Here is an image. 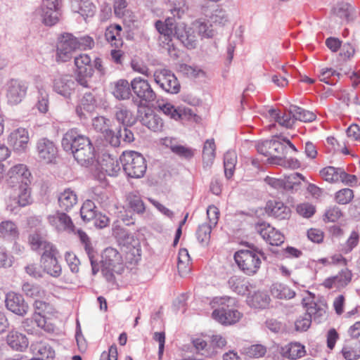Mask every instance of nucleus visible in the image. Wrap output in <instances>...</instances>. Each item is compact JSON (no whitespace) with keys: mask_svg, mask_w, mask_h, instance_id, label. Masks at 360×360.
Segmentation results:
<instances>
[{"mask_svg":"<svg viewBox=\"0 0 360 360\" xmlns=\"http://www.w3.org/2000/svg\"><path fill=\"white\" fill-rule=\"evenodd\" d=\"M61 145L65 150H71L76 161L82 166L89 167L97 162L98 153L91 140L76 128L64 134Z\"/></svg>","mask_w":360,"mask_h":360,"instance_id":"f257e3e1","label":"nucleus"},{"mask_svg":"<svg viewBox=\"0 0 360 360\" xmlns=\"http://www.w3.org/2000/svg\"><path fill=\"white\" fill-rule=\"evenodd\" d=\"M32 319L38 328L46 333H53L56 324L53 322L57 318L58 311L50 302L36 299L33 303Z\"/></svg>","mask_w":360,"mask_h":360,"instance_id":"f03ea898","label":"nucleus"},{"mask_svg":"<svg viewBox=\"0 0 360 360\" xmlns=\"http://www.w3.org/2000/svg\"><path fill=\"white\" fill-rule=\"evenodd\" d=\"M102 274L109 281L114 280L115 274H122L125 269L121 254L115 248H107L102 254Z\"/></svg>","mask_w":360,"mask_h":360,"instance_id":"7ed1b4c3","label":"nucleus"},{"mask_svg":"<svg viewBox=\"0 0 360 360\" xmlns=\"http://www.w3.org/2000/svg\"><path fill=\"white\" fill-rule=\"evenodd\" d=\"M121 162L124 172L130 177L141 178L146 171V160L137 152H124L121 157Z\"/></svg>","mask_w":360,"mask_h":360,"instance_id":"20e7f679","label":"nucleus"},{"mask_svg":"<svg viewBox=\"0 0 360 360\" xmlns=\"http://www.w3.org/2000/svg\"><path fill=\"white\" fill-rule=\"evenodd\" d=\"M261 253L255 250H240L234 255L238 267L245 274L252 276L259 269L262 264Z\"/></svg>","mask_w":360,"mask_h":360,"instance_id":"39448f33","label":"nucleus"},{"mask_svg":"<svg viewBox=\"0 0 360 360\" xmlns=\"http://www.w3.org/2000/svg\"><path fill=\"white\" fill-rule=\"evenodd\" d=\"M79 48L78 39L72 34H61L56 44V60L57 63H65L72 57L73 53Z\"/></svg>","mask_w":360,"mask_h":360,"instance_id":"423d86ee","label":"nucleus"},{"mask_svg":"<svg viewBox=\"0 0 360 360\" xmlns=\"http://www.w3.org/2000/svg\"><path fill=\"white\" fill-rule=\"evenodd\" d=\"M155 82L165 91L177 94L180 91V84L177 78L170 70L162 69L154 72Z\"/></svg>","mask_w":360,"mask_h":360,"instance_id":"0eeeda50","label":"nucleus"},{"mask_svg":"<svg viewBox=\"0 0 360 360\" xmlns=\"http://www.w3.org/2000/svg\"><path fill=\"white\" fill-rule=\"evenodd\" d=\"M28 90V84L19 79H11L7 83L6 98L11 105H17L25 98Z\"/></svg>","mask_w":360,"mask_h":360,"instance_id":"6e6552de","label":"nucleus"},{"mask_svg":"<svg viewBox=\"0 0 360 360\" xmlns=\"http://www.w3.org/2000/svg\"><path fill=\"white\" fill-rule=\"evenodd\" d=\"M58 157V148L54 143L47 139H41L37 143V158L43 163L49 164L56 162Z\"/></svg>","mask_w":360,"mask_h":360,"instance_id":"1a4fd4ad","label":"nucleus"},{"mask_svg":"<svg viewBox=\"0 0 360 360\" xmlns=\"http://www.w3.org/2000/svg\"><path fill=\"white\" fill-rule=\"evenodd\" d=\"M6 307L12 313L25 316L29 311V304L21 294L11 291L6 295Z\"/></svg>","mask_w":360,"mask_h":360,"instance_id":"9d476101","label":"nucleus"},{"mask_svg":"<svg viewBox=\"0 0 360 360\" xmlns=\"http://www.w3.org/2000/svg\"><path fill=\"white\" fill-rule=\"evenodd\" d=\"M92 125L95 130L101 132L105 139L112 146H119L120 143V136L110 126V121L104 117H96L93 120Z\"/></svg>","mask_w":360,"mask_h":360,"instance_id":"9b49d317","label":"nucleus"},{"mask_svg":"<svg viewBox=\"0 0 360 360\" xmlns=\"http://www.w3.org/2000/svg\"><path fill=\"white\" fill-rule=\"evenodd\" d=\"M353 273L347 267L342 269L336 275L326 278L322 285L327 289L335 288L340 290L346 288L352 281Z\"/></svg>","mask_w":360,"mask_h":360,"instance_id":"f8f14e48","label":"nucleus"},{"mask_svg":"<svg viewBox=\"0 0 360 360\" xmlns=\"http://www.w3.org/2000/svg\"><path fill=\"white\" fill-rule=\"evenodd\" d=\"M131 88L134 94L141 101L153 102L156 98V94L149 82L141 77H135L131 80Z\"/></svg>","mask_w":360,"mask_h":360,"instance_id":"ddd939ff","label":"nucleus"},{"mask_svg":"<svg viewBox=\"0 0 360 360\" xmlns=\"http://www.w3.org/2000/svg\"><path fill=\"white\" fill-rule=\"evenodd\" d=\"M31 173L27 169V166L23 164H18L10 169L8 172L7 183L14 188L20 184L25 183L30 184Z\"/></svg>","mask_w":360,"mask_h":360,"instance_id":"4468645a","label":"nucleus"},{"mask_svg":"<svg viewBox=\"0 0 360 360\" xmlns=\"http://www.w3.org/2000/svg\"><path fill=\"white\" fill-rule=\"evenodd\" d=\"M29 141V132L22 127L13 130L7 137L8 144L17 152H25L28 147Z\"/></svg>","mask_w":360,"mask_h":360,"instance_id":"2eb2a0df","label":"nucleus"},{"mask_svg":"<svg viewBox=\"0 0 360 360\" xmlns=\"http://www.w3.org/2000/svg\"><path fill=\"white\" fill-rule=\"evenodd\" d=\"M58 254L56 248L53 251L43 252L41 257V266L45 272L53 277H59L62 274V267L57 259Z\"/></svg>","mask_w":360,"mask_h":360,"instance_id":"dca6fc26","label":"nucleus"},{"mask_svg":"<svg viewBox=\"0 0 360 360\" xmlns=\"http://www.w3.org/2000/svg\"><path fill=\"white\" fill-rule=\"evenodd\" d=\"M61 0H43L41 6L43 21L46 25H53L59 20Z\"/></svg>","mask_w":360,"mask_h":360,"instance_id":"f3484780","label":"nucleus"},{"mask_svg":"<svg viewBox=\"0 0 360 360\" xmlns=\"http://www.w3.org/2000/svg\"><path fill=\"white\" fill-rule=\"evenodd\" d=\"M49 223L58 231H67L72 233L75 231V225L71 218L64 212H56L54 214L48 216Z\"/></svg>","mask_w":360,"mask_h":360,"instance_id":"a211bd4d","label":"nucleus"},{"mask_svg":"<svg viewBox=\"0 0 360 360\" xmlns=\"http://www.w3.org/2000/svg\"><path fill=\"white\" fill-rule=\"evenodd\" d=\"M6 342L13 350L17 352H24L29 346V340L26 335L16 329H12L8 333Z\"/></svg>","mask_w":360,"mask_h":360,"instance_id":"6ab92c4d","label":"nucleus"},{"mask_svg":"<svg viewBox=\"0 0 360 360\" xmlns=\"http://www.w3.org/2000/svg\"><path fill=\"white\" fill-rule=\"evenodd\" d=\"M258 232L263 239L271 245L278 246L284 242V235L269 224H259Z\"/></svg>","mask_w":360,"mask_h":360,"instance_id":"aec40b11","label":"nucleus"},{"mask_svg":"<svg viewBox=\"0 0 360 360\" xmlns=\"http://www.w3.org/2000/svg\"><path fill=\"white\" fill-rule=\"evenodd\" d=\"M212 317L221 324L231 325L240 320L241 314L236 309H228L223 307L221 309L214 310Z\"/></svg>","mask_w":360,"mask_h":360,"instance_id":"412c9836","label":"nucleus"},{"mask_svg":"<svg viewBox=\"0 0 360 360\" xmlns=\"http://www.w3.org/2000/svg\"><path fill=\"white\" fill-rule=\"evenodd\" d=\"M174 36H176L188 49H193L196 46L197 39L195 35L193 34V29L186 27L184 24L175 26Z\"/></svg>","mask_w":360,"mask_h":360,"instance_id":"4be33fe9","label":"nucleus"},{"mask_svg":"<svg viewBox=\"0 0 360 360\" xmlns=\"http://www.w3.org/2000/svg\"><path fill=\"white\" fill-rule=\"evenodd\" d=\"M74 89L75 82L71 75H65L59 76L54 79V91L64 97H69Z\"/></svg>","mask_w":360,"mask_h":360,"instance_id":"5701e85b","label":"nucleus"},{"mask_svg":"<svg viewBox=\"0 0 360 360\" xmlns=\"http://www.w3.org/2000/svg\"><path fill=\"white\" fill-rule=\"evenodd\" d=\"M77 234L81 243L83 244L84 247V250L86 254L88 255L91 265L92 274L95 275L99 271V264L96 259V252L95 251L94 248L91 245L89 237L84 231L82 230H78Z\"/></svg>","mask_w":360,"mask_h":360,"instance_id":"b1692460","label":"nucleus"},{"mask_svg":"<svg viewBox=\"0 0 360 360\" xmlns=\"http://www.w3.org/2000/svg\"><path fill=\"white\" fill-rule=\"evenodd\" d=\"M266 213L279 220L288 219L290 216V209L282 202L269 200L266 205Z\"/></svg>","mask_w":360,"mask_h":360,"instance_id":"393cba45","label":"nucleus"},{"mask_svg":"<svg viewBox=\"0 0 360 360\" xmlns=\"http://www.w3.org/2000/svg\"><path fill=\"white\" fill-rule=\"evenodd\" d=\"M96 100L91 94H85L76 108V112L80 118H85L87 115L96 109Z\"/></svg>","mask_w":360,"mask_h":360,"instance_id":"a878e982","label":"nucleus"},{"mask_svg":"<svg viewBox=\"0 0 360 360\" xmlns=\"http://www.w3.org/2000/svg\"><path fill=\"white\" fill-rule=\"evenodd\" d=\"M174 20L167 18L165 21L157 20L155 23V27L158 33L165 38L168 42L171 41L174 37V31L175 28Z\"/></svg>","mask_w":360,"mask_h":360,"instance_id":"bb28decb","label":"nucleus"},{"mask_svg":"<svg viewBox=\"0 0 360 360\" xmlns=\"http://www.w3.org/2000/svg\"><path fill=\"white\" fill-rule=\"evenodd\" d=\"M72 9L84 18L92 17L96 12V6L92 0H71Z\"/></svg>","mask_w":360,"mask_h":360,"instance_id":"cd10ccee","label":"nucleus"},{"mask_svg":"<svg viewBox=\"0 0 360 360\" xmlns=\"http://www.w3.org/2000/svg\"><path fill=\"white\" fill-rule=\"evenodd\" d=\"M122 27L120 25H110L105 32L106 40L116 49H121L123 46V40L121 37Z\"/></svg>","mask_w":360,"mask_h":360,"instance_id":"c85d7f7f","label":"nucleus"},{"mask_svg":"<svg viewBox=\"0 0 360 360\" xmlns=\"http://www.w3.org/2000/svg\"><path fill=\"white\" fill-rule=\"evenodd\" d=\"M28 242L32 250L34 251L42 250H44L43 252H48L49 251H53V249L56 248L51 243L37 233L30 235Z\"/></svg>","mask_w":360,"mask_h":360,"instance_id":"c756f323","label":"nucleus"},{"mask_svg":"<svg viewBox=\"0 0 360 360\" xmlns=\"http://www.w3.org/2000/svg\"><path fill=\"white\" fill-rule=\"evenodd\" d=\"M77 202V195L76 193L70 189H65L58 195V205L59 207L68 211L72 209Z\"/></svg>","mask_w":360,"mask_h":360,"instance_id":"7c9ffc66","label":"nucleus"},{"mask_svg":"<svg viewBox=\"0 0 360 360\" xmlns=\"http://www.w3.org/2000/svg\"><path fill=\"white\" fill-rule=\"evenodd\" d=\"M271 299L266 292L263 291L254 292L248 296V304L255 308L264 309L270 304Z\"/></svg>","mask_w":360,"mask_h":360,"instance_id":"2f4dec72","label":"nucleus"},{"mask_svg":"<svg viewBox=\"0 0 360 360\" xmlns=\"http://www.w3.org/2000/svg\"><path fill=\"white\" fill-rule=\"evenodd\" d=\"M269 114L271 119L274 120L283 127L290 128L294 124V119L292 113L290 112V108L288 112H283L279 110L270 109L269 110Z\"/></svg>","mask_w":360,"mask_h":360,"instance_id":"473e14b6","label":"nucleus"},{"mask_svg":"<svg viewBox=\"0 0 360 360\" xmlns=\"http://www.w3.org/2000/svg\"><path fill=\"white\" fill-rule=\"evenodd\" d=\"M30 184L25 183V184H20L18 186L13 188L18 194L17 204L20 207H25L32 203V200L31 197Z\"/></svg>","mask_w":360,"mask_h":360,"instance_id":"72a5a7b5","label":"nucleus"},{"mask_svg":"<svg viewBox=\"0 0 360 360\" xmlns=\"http://www.w3.org/2000/svg\"><path fill=\"white\" fill-rule=\"evenodd\" d=\"M163 144L169 148L174 153L179 156L184 157L185 158H191L194 155L191 148H187L180 144H177L172 139H165L163 140Z\"/></svg>","mask_w":360,"mask_h":360,"instance_id":"f704fd0d","label":"nucleus"},{"mask_svg":"<svg viewBox=\"0 0 360 360\" xmlns=\"http://www.w3.org/2000/svg\"><path fill=\"white\" fill-rule=\"evenodd\" d=\"M19 236L17 225L11 220H5L0 223V237L16 240Z\"/></svg>","mask_w":360,"mask_h":360,"instance_id":"c9c22d12","label":"nucleus"},{"mask_svg":"<svg viewBox=\"0 0 360 360\" xmlns=\"http://www.w3.org/2000/svg\"><path fill=\"white\" fill-rule=\"evenodd\" d=\"M143 125L153 131H160L162 129L164 124L162 120L153 112H148L141 117Z\"/></svg>","mask_w":360,"mask_h":360,"instance_id":"e433bc0d","label":"nucleus"},{"mask_svg":"<svg viewBox=\"0 0 360 360\" xmlns=\"http://www.w3.org/2000/svg\"><path fill=\"white\" fill-rule=\"evenodd\" d=\"M283 356L292 359L301 358L305 354L304 347L298 342H291L282 347Z\"/></svg>","mask_w":360,"mask_h":360,"instance_id":"4c0bfd02","label":"nucleus"},{"mask_svg":"<svg viewBox=\"0 0 360 360\" xmlns=\"http://www.w3.org/2000/svg\"><path fill=\"white\" fill-rule=\"evenodd\" d=\"M94 73L93 67L75 68V75L77 82L85 88L89 87V82Z\"/></svg>","mask_w":360,"mask_h":360,"instance_id":"58836bf2","label":"nucleus"},{"mask_svg":"<svg viewBox=\"0 0 360 360\" xmlns=\"http://www.w3.org/2000/svg\"><path fill=\"white\" fill-rule=\"evenodd\" d=\"M177 268L181 276L186 275L191 269V261L186 249H180L178 255Z\"/></svg>","mask_w":360,"mask_h":360,"instance_id":"ea45409f","label":"nucleus"},{"mask_svg":"<svg viewBox=\"0 0 360 360\" xmlns=\"http://www.w3.org/2000/svg\"><path fill=\"white\" fill-rule=\"evenodd\" d=\"M306 313L310 315L311 319L321 320L326 316V306L314 301L305 303Z\"/></svg>","mask_w":360,"mask_h":360,"instance_id":"a19ab883","label":"nucleus"},{"mask_svg":"<svg viewBox=\"0 0 360 360\" xmlns=\"http://www.w3.org/2000/svg\"><path fill=\"white\" fill-rule=\"evenodd\" d=\"M131 83L126 79H120L115 82L113 95L118 99H127L131 96Z\"/></svg>","mask_w":360,"mask_h":360,"instance_id":"79ce46f5","label":"nucleus"},{"mask_svg":"<svg viewBox=\"0 0 360 360\" xmlns=\"http://www.w3.org/2000/svg\"><path fill=\"white\" fill-rule=\"evenodd\" d=\"M342 169L340 167L328 166L321 169L319 174L324 181L331 184H336L340 182Z\"/></svg>","mask_w":360,"mask_h":360,"instance_id":"37998d69","label":"nucleus"},{"mask_svg":"<svg viewBox=\"0 0 360 360\" xmlns=\"http://www.w3.org/2000/svg\"><path fill=\"white\" fill-rule=\"evenodd\" d=\"M270 291L271 295L278 299H291L295 295L288 286L280 283L272 284Z\"/></svg>","mask_w":360,"mask_h":360,"instance_id":"c03bdc74","label":"nucleus"},{"mask_svg":"<svg viewBox=\"0 0 360 360\" xmlns=\"http://www.w3.org/2000/svg\"><path fill=\"white\" fill-rule=\"evenodd\" d=\"M290 112L294 119V122L295 120L304 122H312L316 119V115L313 112L306 110L296 105L290 106Z\"/></svg>","mask_w":360,"mask_h":360,"instance_id":"a18cd8bd","label":"nucleus"},{"mask_svg":"<svg viewBox=\"0 0 360 360\" xmlns=\"http://www.w3.org/2000/svg\"><path fill=\"white\" fill-rule=\"evenodd\" d=\"M216 145L214 139H207L203 146L202 159L206 166H210L215 158Z\"/></svg>","mask_w":360,"mask_h":360,"instance_id":"49530a36","label":"nucleus"},{"mask_svg":"<svg viewBox=\"0 0 360 360\" xmlns=\"http://www.w3.org/2000/svg\"><path fill=\"white\" fill-rule=\"evenodd\" d=\"M228 283L229 287L239 295H244L248 291V282L241 276H231Z\"/></svg>","mask_w":360,"mask_h":360,"instance_id":"de8ad7c7","label":"nucleus"},{"mask_svg":"<svg viewBox=\"0 0 360 360\" xmlns=\"http://www.w3.org/2000/svg\"><path fill=\"white\" fill-rule=\"evenodd\" d=\"M101 166L109 176H116L121 170L118 160L111 155H108L103 159Z\"/></svg>","mask_w":360,"mask_h":360,"instance_id":"09e8293b","label":"nucleus"},{"mask_svg":"<svg viewBox=\"0 0 360 360\" xmlns=\"http://www.w3.org/2000/svg\"><path fill=\"white\" fill-rule=\"evenodd\" d=\"M240 352L250 358H259L265 355L266 347L261 344L252 345L243 347Z\"/></svg>","mask_w":360,"mask_h":360,"instance_id":"8fccbe9b","label":"nucleus"},{"mask_svg":"<svg viewBox=\"0 0 360 360\" xmlns=\"http://www.w3.org/2000/svg\"><path fill=\"white\" fill-rule=\"evenodd\" d=\"M97 210L95 203L91 200H86L80 209L81 217L84 221H89L96 216Z\"/></svg>","mask_w":360,"mask_h":360,"instance_id":"3c124183","label":"nucleus"},{"mask_svg":"<svg viewBox=\"0 0 360 360\" xmlns=\"http://www.w3.org/2000/svg\"><path fill=\"white\" fill-rule=\"evenodd\" d=\"M340 75V74L335 70L326 68L321 70L320 74L319 75V78L320 81L326 84L333 85L337 82Z\"/></svg>","mask_w":360,"mask_h":360,"instance_id":"603ef678","label":"nucleus"},{"mask_svg":"<svg viewBox=\"0 0 360 360\" xmlns=\"http://www.w3.org/2000/svg\"><path fill=\"white\" fill-rule=\"evenodd\" d=\"M212 228V226L207 224H202L199 226L196 232V237L202 245L205 246L209 244Z\"/></svg>","mask_w":360,"mask_h":360,"instance_id":"864d4df0","label":"nucleus"},{"mask_svg":"<svg viewBox=\"0 0 360 360\" xmlns=\"http://www.w3.org/2000/svg\"><path fill=\"white\" fill-rule=\"evenodd\" d=\"M236 163V155L233 152H228L224 155V165L225 175L230 179L233 175Z\"/></svg>","mask_w":360,"mask_h":360,"instance_id":"5fc2aeb1","label":"nucleus"},{"mask_svg":"<svg viewBox=\"0 0 360 360\" xmlns=\"http://www.w3.org/2000/svg\"><path fill=\"white\" fill-rule=\"evenodd\" d=\"M285 189L292 190L301 185L302 181H305L304 176L298 172L291 174L283 178Z\"/></svg>","mask_w":360,"mask_h":360,"instance_id":"6e6d98bb","label":"nucleus"},{"mask_svg":"<svg viewBox=\"0 0 360 360\" xmlns=\"http://www.w3.org/2000/svg\"><path fill=\"white\" fill-rule=\"evenodd\" d=\"M158 109L160 112H162L165 115L175 120L181 118V115L180 111L175 108L170 103H159L158 104Z\"/></svg>","mask_w":360,"mask_h":360,"instance_id":"4d7b16f0","label":"nucleus"},{"mask_svg":"<svg viewBox=\"0 0 360 360\" xmlns=\"http://www.w3.org/2000/svg\"><path fill=\"white\" fill-rule=\"evenodd\" d=\"M129 206L138 214H143L146 210L145 204L141 198L134 193H129L127 195Z\"/></svg>","mask_w":360,"mask_h":360,"instance_id":"13d9d810","label":"nucleus"},{"mask_svg":"<svg viewBox=\"0 0 360 360\" xmlns=\"http://www.w3.org/2000/svg\"><path fill=\"white\" fill-rule=\"evenodd\" d=\"M353 190L347 188H342L335 194V201L340 205H347L354 198Z\"/></svg>","mask_w":360,"mask_h":360,"instance_id":"bf43d9fd","label":"nucleus"},{"mask_svg":"<svg viewBox=\"0 0 360 360\" xmlns=\"http://www.w3.org/2000/svg\"><path fill=\"white\" fill-rule=\"evenodd\" d=\"M64 258L70 271L73 274H77L81 262L76 254L72 251H68L65 253Z\"/></svg>","mask_w":360,"mask_h":360,"instance_id":"052dcab7","label":"nucleus"},{"mask_svg":"<svg viewBox=\"0 0 360 360\" xmlns=\"http://www.w3.org/2000/svg\"><path fill=\"white\" fill-rule=\"evenodd\" d=\"M211 25L207 23L200 21H197L193 23V30H196L199 35L202 37H212L214 35V30L211 28ZM194 34V31H193Z\"/></svg>","mask_w":360,"mask_h":360,"instance_id":"680f3d73","label":"nucleus"},{"mask_svg":"<svg viewBox=\"0 0 360 360\" xmlns=\"http://www.w3.org/2000/svg\"><path fill=\"white\" fill-rule=\"evenodd\" d=\"M342 212L336 205L328 207L324 214L325 222H335L342 217Z\"/></svg>","mask_w":360,"mask_h":360,"instance_id":"e2e57ef3","label":"nucleus"},{"mask_svg":"<svg viewBox=\"0 0 360 360\" xmlns=\"http://www.w3.org/2000/svg\"><path fill=\"white\" fill-rule=\"evenodd\" d=\"M311 323L310 315L306 312L295 321V328L297 332H304L309 329Z\"/></svg>","mask_w":360,"mask_h":360,"instance_id":"0e129e2a","label":"nucleus"},{"mask_svg":"<svg viewBox=\"0 0 360 360\" xmlns=\"http://www.w3.org/2000/svg\"><path fill=\"white\" fill-rule=\"evenodd\" d=\"M296 211L300 216L309 218L315 214L316 207L309 202H303L297 205Z\"/></svg>","mask_w":360,"mask_h":360,"instance_id":"69168bd1","label":"nucleus"},{"mask_svg":"<svg viewBox=\"0 0 360 360\" xmlns=\"http://www.w3.org/2000/svg\"><path fill=\"white\" fill-rule=\"evenodd\" d=\"M22 290L27 296L36 299L44 295V290H41L39 286L33 285L28 283L23 284Z\"/></svg>","mask_w":360,"mask_h":360,"instance_id":"338daca9","label":"nucleus"},{"mask_svg":"<svg viewBox=\"0 0 360 360\" xmlns=\"http://www.w3.org/2000/svg\"><path fill=\"white\" fill-rule=\"evenodd\" d=\"M115 117L124 125H129L133 123L132 114L126 108H119L116 112Z\"/></svg>","mask_w":360,"mask_h":360,"instance_id":"774afa93","label":"nucleus"}]
</instances>
